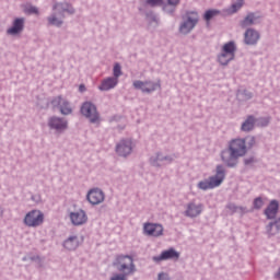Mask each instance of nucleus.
I'll return each mask as SVG.
<instances>
[{"instance_id": "f8f14e48", "label": "nucleus", "mask_w": 280, "mask_h": 280, "mask_svg": "<svg viewBox=\"0 0 280 280\" xmlns=\"http://www.w3.org/2000/svg\"><path fill=\"white\" fill-rule=\"evenodd\" d=\"M86 198L90 205H102L105 196L104 191L100 190V188H94L88 192Z\"/></svg>"}, {"instance_id": "c756f323", "label": "nucleus", "mask_w": 280, "mask_h": 280, "mask_svg": "<svg viewBox=\"0 0 280 280\" xmlns=\"http://www.w3.org/2000/svg\"><path fill=\"white\" fill-rule=\"evenodd\" d=\"M264 207V199L261 197H258L254 200V208L261 209Z\"/></svg>"}, {"instance_id": "9d476101", "label": "nucleus", "mask_w": 280, "mask_h": 280, "mask_svg": "<svg viewBox=\"0 0 280 280\" xmlns=\"http://www.w3.org/2000/svg\"><path fill=\"white\" fill-rule=\"evenodd\" d=\"M52 106H58L61 115H71L72 109L69 101L62 98V96H57L52 100Z\"/></svg>"}, {"instance_id": "ddd939ff", "label": "nucleus", "mask_w": 280, "mask_h": 280, "mask_svg": "<svg viewBox=\"0 0 280 280\" xmlns=\"http://www.w3.org/2000/svg\"><path fill=\"white\" fill-rule=\"evenodd\" d=\"M133 86L135 89H140L142 93H152L153 91H156V89H159L161 85L151 81H135Z\"/></svg>"}, {"instance_id": "bb28decb", "label": "nucleus", "mask_w": 280, "mask_h": 280, "mask_svg": "<svg viewBox=\"0 0 280 280\" xmlns=\"http://www.w3.org/2000/svg\"><path fill=\"white\" fill-rule=\"evenodd\" d=\"M54 8H55V10H62V12H70V13L73 12V10L68 9L69 4H67V3L56 4Z\"/></svg>"}, {"instance_id": "4468645a", "label": "nucleus", "mask_w": 280, "mask_h": 280, "mask_svg": "<svg viewBox=\"0 0 280 280\" xmlns=\"http://www.w3.org/2000/svg\"><path fill=\"white\" fill-rule=\"evenodd\" d=\"M23 27H25V19L18 18L13 21L12 27L7 30V34L10 36H16V34H21L23 32Z\"/></svg>"}, {"instance_id": "a211bd4d", "label": "nucleus", "mask_w": 280, "mask_h": 280, "mask_svg": "<svg viewBox=\"0 0 280 280\" xmlns=\"http://www.w3.org/2000/svg\"><path fill=\"white\" fill-rule=\"evenodd\" d=\"M244 40L246 45H257L259 40V33L253 28H248L245 32Z\"/></svg>"}, {"instance_id": "f3484780", "label": "nucleus", "mask_w": 280, "mask_h": 280, "mask_svg": "<svg viewBox=\"0 0 280 280\" xmlns=\"http://www.w3.org/2000/svg\"><path fill=\"white\" fill-rule=\"evenodd\" d=\"M277 213H279V201L271 200L265 209V215L267 220H275V218H277Z\"/></svg>"}, {"instance_id": "393cba45", "label": "nucleus", "mask_w": 280, "mask_h": 280, "mask_svg": "<svg viewBox=\"0 0 280 280\" xmlns=\"http://www.w3.org/2000/svg\"><path fill=\"white\" fill-rule=\"evenodd\" d=\"M218 14H220V11L218 10H208L206 11L203 19L205 21L209 22L213 19V16H218Z\"/></svg>"}, {"instance_id": "f704fd0d", "label": "nucleus", "mask_w": 280, "mask_h": 280, "mask_svg": "<svg viewBox=\"0 0 280 280\" xmlns=\"http://www.w3.org/2000/svg\"><path fill=\"white\" fill-rule=\"evenodd\" d=\"M255 160L253 158L245 160V165H250Z\"/></svg>"}, {"instance_id": "20e7f679", "label": "nucleus", "mask_w": 280, "mask_h": 280, "mask_svg": "<svg viewBox=\"0 0 280 280\" xmlns=\"http://www.w3.org/2000/svg\"><path fill=\"white\" fill-rule=\"evenodd\" d=\"M237 47L235 46V42H229L223 45L222 51L218 57V61L220 65H229L231 60L235 58V51Z\"/></svg>"}, {"instance_id": "4c0bfd02", "label": "nucleus", "mask_w": 280, "mask_h": 280, "mask_svg": "<svg viewBox=\"0 0 280 280\" xmlns=\"http://www.w3.org/2000/svg\"><path fill=\"white\" fill-rule=\"evenodd\" d=\"M80 91H84V85H80Z\"/></svg>"}, {"instance_id": "7ed1b4c3", "label": "nucleus", "mask_w": 280, "mask_h": 280, "mask_svg": "<svg viewBox=\"0 0 280 280\" xmlns=\"http://www.w3.org/2000/svg\"><path fill=\"white\" fill-rule=\"evenodd\" d=\"M115 268L119 272H125V275L132 276L137 272V265H135V258L130 255H117L114 261Z\"/></svg>"}, {"instance_id": "b1692460", "label": "nucleus", "mask_w": 280, "mask_h": 280, "mask_svg": "<svg viewBox=\"0 0 280 280\" xmlns=\"http://www.w3.org/2000/svg\"><path fill=\"white\" fill-rule=\"evenodd\" d=\"M244 5V0H237L236 3L232 4L231 9L228 10V14H235Z\"/></svg>"}, {"instance_id": "e433bc0d", "label": "nucleus", "mask_w": 280, "mask_h": 280, "mask_svg": "<svg viewBox=\"0 0 280 280\" xmlns=\"http://www.w3.org/2000/svg\"><path fill=\"white\" fill-rule=\"evenodd\" d=\"M250 139V145H255V138H249Z\"/></svg>"}, {"instance_id": "473e14b6", "label": "nucleus", "mask_w": 280, "mask_h": 280, "mask_svg": "<svg viewBox=\"0 0 280 280\" xmlns=\"http://www.w3.org/2000/svg\"><path fill=\"white\" fill-rule=\"evenodd\" d=\"M167 3L172 7V8H176V5H178V3H180V0H166Z\"/></svg>"}, {"instance_id": "0eeeda50", "label": "nucleus", "mask_w": 280, "mask_h": 280, "mask_svg": "<svg viewBox=\"0 0 280 280\" xmlns=\"http://www.w3.org/2000/svg\"><path fill=\"white\" fill-rule=\"evenodd\" d=\"M81 113L92 121V124H95V121L100 120V114H97V107L93 105L91 102H85L81 107Z\"/></svg>"}, {"instance_id": "72a5a7b5", "label": "nucleus", "mask_w": 280, "mask_h": 280, "mask_svg": "<svg viewBox=\"0 0 280 280\" xmlns=\"http://www.w3.org/2000/svg\"><path fill=\"white\" fill-rule=\"evenodd\" d=\"M159 280H170V279H167V275H165V273H160V275H159Z\"/></svg>"}, {"instance_id": "a878e982", "label": "nucleus", "mask_w": 280, "mask_h": 280, "mask_svg": "<svg viewBox=\"0 0 280 280\" xmlns=\"http://www.w3.org/2000/svg\"><path fill=\"white\" fill-rule=\"evenodd\" d=\"M128 277H130V275H126L125 272L114 273L110 280H128Z\"/></svg>"}, {"instance_id": "6e6552de", "label": "nucleus", "mask_w": 280, "mask_h": 280, "mask_svg": "<svg viewBox=\"0 0 280 280\" xmlns=\"http://www.w3.org/2000/svg\"><path fill=\"white\" fill-rule=\"evenodd\" d=\"M163 225L159 223H144L143 224V233L149 237H161L163 235Z\"/></svg>"}, {"instance_id": "7c9ffc66", "label": "nucleus", "mask_w": 280, "mask_h": 280, "mask_svg": "<svg viewBox=\"0 0 280 280\" xmlns=\"http://www.w3.org/2000/svg\"><path fill=\"white\" fill-rule=\"evenodd\" d=\"M147 3L149 5H152V7H154V5H162L163 0H147Z\"/></svg>"}, {"instance_id": "5701e85b", "label": "nucleus", "mask_w": 280, "mask_h": 280, "mask_svg": "<svg viewBox=\"0 0 280 280\" xmlns=\"http://www.w3.org/2000/svg\"><path fill=\"white\" fill-rule=\"evenodd\" d=\"M253 23H255V14L250 13L241 22V27H248Z\"/></svg>"}, {"instance_id": "2eb2a0df", "label": "nucleus", "mask_w": 280, "mask_h": 280, "mask_svg": "<svg viewBox=\"0 0 280 280\" xmlns=\"http://www.w3.org/2000/svg\"><path fill=\"white\" fill-rule=\"evenodd\" d=\"M116 152L119 156H128L130 152H132V141L131 140H122L116 147Z\"/></svg>"}, {"instance_id": "f257e3e1", "label": "nucleus", "mask_w": 280, "mask_h": 280, "mask_svg": "<svg viewBox=\"0 0 280 280\" xmlns=\"http://www.w3.org/2000/svg\"><path fill=\"white\" fill-rule=\"evenodd\" d=\"M246 155V140L234 139L229 144V151H222L221 159L228 167H235L237 159Z\"/></svg>"}, {"instance_id": "dca6fc26", "label": "nucleus", "mask_w": 280, "mask_h": 280, "mask_svg": "<svg viewBox=\"0 0 280 280\" xmlns=\"http://www.w3.org/2000/svg\"><path fill=\"white\" fill-rule=\"evenodd\" d=\"M180 254L176 252L174 248H170L167 250L162 252L160 256L153 257V261H165L167 259H178Z\"/></svg>"}, {"instance_id": "9b49d317", "label": "nucleus", "mask_w": 280, "mask_h": 280, "mask_svg": "<svg viewBox=\"0 0 280 280\" xmlns=\"http://www.w3.org/2000/svg\"><path fill=\"white\" fill-rule=\"evenodd\" d=\"M203 206L202 203H196L194 201L187 203L184 215L186 218H198L202 213Z\"/></svg>"}, {"instance_id": "c85d7f7f", "label": "nucleus", "mask_w": 280, "mask_h": 280, "mask_svg": "<svg viewBox=\"0 0 280 280\" xmlns=\"http://www.w3.org/2000/svg\"><path fill=\"white\" fill-rule=\"evenodd\" d=\"M119 75H121V66H119V63H116L114 66V77L112 78H116V80H119Z\"/></svg>"}, {"instance_id": "4be33fe9", "label": "nucleus", "mask_w": 280, "mask_h": 280, "mask_svg": "<svg viewBox=\"0 0 280 280\" xmlns=\"http://www.w3.org/2000/svg\"><path fill=\"white\" fill-rule=\"evenodd\" d=\"M255 128V118L253 116L247 117V119L242 125V130L245 132H249V130H253Z\"/></svg>"}, {"instance_id": "c9c22d12", "label": "nucleus", "mask_w": 280, "mask_h": 280, "mask_svg": "<svg viewBox=\"0 0 280 280\" xmlns=\"http://www.w3.org/2000/svg\"><path fill=\"white\" fill-rule=\"evenodd\" d=\"M279 222H280V219L278 221H276L275 223H270L269 229H272V226H275V224H279Z\"/></svg>"}, {"instance_id": "cd10ccee", "label": "nucleus", "mask_w": 280, "mask_h": 280, "mask_svg": "<svg viewBox=\"0 0 280 280\" xmlns=\"http://www.w3.org/2000/svg\"><path fill=\"white\" fill-rule=\"evenodd\" d=\"M49 25H57V27H60L62 25V21L58 20L56 16L48 18Z\"/></svg>"}, {"instance_id": "423d86ee", "label": "nucleus", "mask_w": 280, "mask_h": 280, "mask_svg": "<svg viewBox=\"0 0 280 280\" xmlns=\"http://www.w3.org/2000/svg\"><path fill=\"white\" fill-rule=\"evenodd\" d=\"M198 24V12H188L186 19L179 26L180 34H189Z\"/></svg>"}, {"instance_id": "58836bf2", "label": "nucleus", "mask_w": 280, "mask_h": 280, "mask_svg": "<svg viewBox=\"0 0 280 280\" xmlns=\"http://www.w3.org/2000/svg\"><path fill=\"white\" fill-rule=\"evenodd\" d=\"M277 277H278V279H280V268H279V271L277 273Z\"/></svg>"}, {"instance_id": "aec40b11", "label": "nucleus", "mask_w": 280, "mask_h": 280, "mask_svg": "<svg viewBox=\"0 0 280 280\" xmlns=\"http://www.w3.org/2000/svg\"><path fill=\"white\" fill-rule=\"evenodd\" d=\"M49 126L54 128L55 130H67V120L58 118V117H52L49 120Z\"/></svg>"}, {"instance_id": "ea45409f", "label": "nucleus", "mask_w": 280, "mask_h": 280, "mask_svg": "<svg viewBox=\"0 0 280 280\" xmlns=\"http://www.w3.org/2000/svg\"><path fill=\"white\" fill-rule=\"evenodd\" d=\"M164 11H167V8H166V7H164Z\"/></svg>"}, {"instance_id": "2f4dec72", "label": "nucleus", "mask_w": 280, "mask_h": 280, "mask_svg": "<svg viewBox=\"0 0 280 280\" xmlns=\"http://www.w3.org/2000/svg\"><path fill=\"white\" fill-rule=\"evenodd\" d=\"M26 12H27L28 14H38V9H37L36 7H28V8L26 9Z\"/></svg>"}, {"instance_id": "1a4fd4ad", "label": "nucleus", "mask_w": 280, "mask_h": 280, "mask_svg": "<svg viewBox=\"0 0 280 280\" xmlns=\"http://www.w3.org/2000/svg\"><path fill=\"white\" fill-rule=\"evenodd\" d=\"M70 220L73 226H82L83 224H86L89 222V215H86V212L82 209L71 212L70 213Z\"/></svg>"}, {"instance_id": "412c9836", "label": "nucleus", "mask_w": 280, "mask_h": 280, "mask_svg": "<svg viewBox=\"0 0 280 280\" xmlns=\"http://www.w3.org/2000/svg\"><path fill=\"white\" fill-rule=\"evenodd\" d=\"M80 246V241L78 236H70L68 240L63 242V248L67 250H75Z\"/></svg>"}, {"instance_id": "6ab92c4d", "label": "nucleus", "mask_w": 280, "mask_h": 280, "mask_svg": "<svg viewBox=\"0 0 280 280\" xmlns=\"http://www.w3.org/2000/svg\"><path fill=\"white\" fill-rule=\"evenodd\" d=\"M117 84H119V80L117 78L109 77L102 81L98 89L100 91H110V89H115Z\"/></svg>"}, {"instance_id": "39448f33", "label": "nucleus", "mask_w": 280, "mask_h": 280, "mask_svg": "<svg viewBox=\"0 0 280 280\" xmlns=\"http://www.w3.org/2000/svg\"><path fill=\"white\" fill-rule=\"evenodd\" d=\"M43 222H45V214L40 210H32L24 218V224L31 228L40 226Z\"/></svg>"}, {"instance_id": "f03ea898", "label": "nucleus", "mask_w": 280, "mask_h": 280, "mask_svg": "<svg viewBox=\"0 0 280 280\" xmlns=\"http://www.w3.org/2000/svg\"><path fill=\"white\" fill-rule=\"evenodd\" d=\"M224 178H226V172L222 165H218L217 174L210 176L208 179L199 182L198 188L203 191H207V189H215V187H220L222 183H224Z\"/></svg>"}]
</instances>
